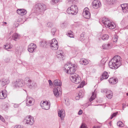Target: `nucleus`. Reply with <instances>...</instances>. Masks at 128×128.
Returning a JSON list of instances; mask_svg holds the SVG:
<instances>
[{
    "instance_id": "nucleus-1",
    "label": "nucleus",
    "mask_w": 128,
    "mask_h": 128,
    "mask_svg": "<svg viewBox=\"0 0 128 128\" xmlns=\"http://www.w3.org/2000/svg\"><path fill=\"white\" fill-rule=\"evenodd\" d=\"M121 65L120 57L118 56H115L108 63V65L111 68L116 69Z\"/></svg>"
},
{
    "instance_id": "nucleus-2",
    "label": "nucleus",
    "mask_w": 128,
    "mask_h": 128,
    "mask_svg": "<svg viewBox=\"0 0 128 128\" xmlns=\"http://www.w3.org/2000/svg\"><path fill=\"white\" fill-rule=\"evenodd\" d=\"M64 70L65 72L68 74L72 75L74 74V73L76 71L75 65L73 64L72 65L71 64H65L64 67Z\"/></svg>"
},
{
    "instance_id": "nucleus-3",
    "label": "nucleus",
    "mask_w": 128,
    "mask_h": 128,
    "mask_svg": "<svg viewBox=\"0 0 128 128\" xmlns=\"http://www.w3.org/2000/svg\"><path fill=\"white\" fill-rule=\"evenodd\" d=\"M102 21L106 27H108L110 29H113L116 27V26L114 23L111 22L107 18H103Z\"/></svg>"
},
{
    "instance_id": "nucleus-4",
    "label": "nucleus",
    "mask_w": 128,
    "mask_h": 128,
    "mask_svg": "<svg viewBox=\"0 0 128 128\" xmlns=\"http://www.w3.org/2000/svg\"><path fill=\"white\" fill-rule=\"evenodd\" d=\"M102 21L106 27H108L110 29H113L116 27V26L114 23L111 22L107 18H103Z\"/></svg>"
},
{
    "instance_id": "nucleus-5",
    "label": "nucleus",
    "mask_w": 128,
    "mask_h": 128,
    "mask_svg": "<svg viewBox=\"0 0 128 128\" xmlns=\"http://www.w3.org/2000/svg\"><path fill=\"white\" fill-rule=\"evenodd\" d=\"M70 79L73 82L76 84H79L81 82V78L78 75L76 74L71 75Z\"/></svg>"
},
{
    "instance_id": "nucleus-6",
    "label": "nucleus",
    "mask_w": 128,
    "mask_h": 128,
    "mask_svg": "<svg viewBox=\"0 0 128 128\" xmlns=\"http://www.w3.org/2000/svg\"><path fill=\"white\" fill-rule=\"evenodd\" d=\"M35 7L37 11L40 14L43 13L46 10V7L45 4L39 3L36 4Z\"/></svg>"
},
{
    "instance_id": "nucleus-7",
    "label": "nucleus",
    "mask_w": 128,
    "mask_h": 128,
    "mask_svg": "<svg viewBox=\"0 0 128 128\" xmlns=\"http://www.w3.org/2000/svg\"><path fill=\"white\" fill-rule=\"evenodd\" d=\"M66 11L68 14L75 15L78 12V7L75 5H72L68 8Z\"/></svg>"
},
{
    "instance_id": "nucleus-8",
    "label": "nucleus",
    "mask_w": 128,
    "mask_h": 128,
    "mask_svg": "<svg viewBox=\"0 0 128 128\" xmlns=\"http://www.w3.org/2000/svg\"><path fill=\"white\" fill-rule=\"evenodd\" d=\"M48 44L50 48L52 50H56L58 49V42L56 39H53L51 41H49Z\"/></svg>"
},
{
    "instance_id": "nucleus-9",
    "label": "nucleus",
    "mask_w": 128,
    "mask_h": 128,
    "mask_svg": "<svg viewBox=\"0 0 128 128\" xmlns=\"http://www.w3.org/2000/svg\"><path fill=\"white\" fill-rule=\"evenodd\" d=\"M12 85L14 89L18 88L23 86V81L22 80H17L13 82Z\"/></svg>"
},
{
    "instance_id": "nucleus-10",
    "label": "nucleus",
    "mask_w": 128,
    "mask_h": 128,
    "mask_svg": "<svg viewBox=\"0 0 128 128\" xmlns=\"http://www.w3.org/2000/svg\"><path fill=\"white\" fill-rule=\"evenodd\" d=\"M40 105L43 109L48 110L50 108V103L48 101H42L40 102Z\"/></svg>"
},
{
    "instance_id": "nucleus-11",
    "label": "nucleus",
    "mask_w": 128,
    "mask_h": 128,
    "mask_svg": "<svg viewBox=\"0 0 128 128\" xmlns=\"http://www.w3.org/2000/svg\"><path fill=\"white\" fill-rule=\"evenodd\" d=\"M25 122L27 124L32 125L34 122V118L31 116H27L25 119Z\"/></svg>"
},
{
    "instance_id": "nucleus-12",
    "label": "nucleus",
    "mask_w": 128,
    "mask_h": 128,
    "mask_svg": "<svg viewBox=\"0 0 128 128\" xmlns=\"http://www.w3.org/2000/svg\"><path fill=\"white\" fill-rule=\"evenodd\" d=\"M89 9L87 8H86L84 10L83 16L86 18L89 19L90 17V13L89 12Z\"/></svg>"
},
{
    "instance_id": "nucleus-13",
    "label": "nucleus",
    "mask_w": 128,
    "mask_h": 128,
    "mask_svg": "<svg viewBox=\"0 0 128 128\" xmlns=\"http://www.w3.org/2000/svg\"><path fill=\"white\" fill-rule=\"evenodd\" d=\"M53 91L55 96L56 97H58L59 94L62 93V90L60 87L54 88L53 89Z\"/></svg>"
},
{
    "instance_id": "nucleus-14",
    "label": "nucleus",
    "mask_w": 128,
    "mask_h": 128,
    "mask_svg": "<svg viewBox=\"0 0 128 128\" xmlns=\"http://www.w3.org/2000/svg\"><path fill=\"white\" fill-rule=\"evenodd\" d=\"M25 81L26 82V84L27 86L30 88H32L33 87L34 85V83L32 82L28 77L26 78Z\"/></svg>"
},
{
    "instance_id": "nucleus-15",
    "label": "nucleus",
    "mask_w": 128,
    "mask_h": 128,
    "mask_svg": "<svg viewBox=\"0 0 128 128\" xmlns=\"http://www.w3.org/2000/svg\"><path fill=\"white\" fill-rule=\"evenodd\" d=\"M93 7L95 9H97L101 6V3L98 0H94L92 3Z\"/></svg>"
},
{
    "instance_id": "nucleus-16",
    "label": "nucleus",
    "mask_w": 128,
    "mask_h": 128,
    "mask_svg": "<svg viewBox=\"0 0 128 128\" xmlns=\"http://www.w3.org/2000/svg\"><path fill=\"white\" fill-rule=\"evenodd\" d=\"M37 46L36 44L31 43L28 46V50L30 52H32L36 49Z\"/></svg>"
},
{
    "instance_id": "nucleus-17",
    "label": "nucleus",
    "mask_w": 128,
    "mask_h": 128,
    "mask_svg": "<svg viewBox=\"0 0 128 128\" xmlns=\"http://www.w3.org/2000/svg\"><path fill=\"white\" fill-rule=\"evenodd\" d=\"M33 99L32 97H27L26 100V104L27 106H30L33 105L32 103V101L33 100Z\"/></svg>"
},
{
    "instance_id": "nucleus-18",
    "label": "nucleus",
    "mask_w": 128,
    "mask_h": 128,
    "mask_svg": "<svg viewBox=\"0 0 128 128\" xmlns=\"http://www.w3.org/2000/svg\"><path fill=\"white\" fill-rule=\"evenodd\" d=\"M7 95V92L6 90H2L0 92V98L4 99L6 97Z\"/></svg>"
},
{
    "instance_id": "nucleus-19",
    "label": "nucleus",
    "mask_w": 128,
    "mask_h": 128,
    "mask_svg": "<svg viewBox=\"0 0 128 128\" xmlns=\"http://www.w3.org/2000/svg\"><path fill=\"white\" fill-rule=\"evenodd\" d=\"M58 114L59 116L60 117L61 120H63L65 116V113L64 110H58Z\"/></svg>"
},
{
    "instance_id": "nucleus-20",
    "label": "nucleus",
    "mask_w": 128,
    "mask_h": 128,
    "mask_svg": "<svg viewBox=\"0 0 128 128\" xmlns=\"http://www.w3.org/2000/svg\"><path fill=\"white\" fill-rule=\"evenodd\" d=\"M123 12L125 13L128 12V5L127 4H123L121 5Z\"/></svg>"
},
{
    "instance_id": "nucleus-21",
    "label": "nucleus",
    "mask_w": 128,
    "mask_h": 128,
    "mask_svg": "<svg viewBox=\"0 0 128 128\" xmlns=\"http://www.w3.org/2000/svg\"><path fill=\"white\" fill-rule=\"evenodd\" d=\"M17 13L19 15L23 16L26 14V11L23 9H19L17 10Z\"/></svg>"
},
{
    "instance_id": "nucleus-22",
    "label": "nucleus",
    "mask_w": 128,
    "mask_h": 128,
    "mask_svg": "<svg viewBox=\"0 0 128 128\" xmlns=\"http://www.w3.org/2000/svg\"><path fill=\"white\" fill-rule=\"evenodd\" d=\"M109 76L108 73L106 72H104L103 73L102 76H101L100 80H102L104 79H107Z\"/></svg>"
},
{
    "instance_id": "nucleus-23",
    "label": "nucleus",
    "mask_w": 128,
    "mask_h": 128,
    "mask_svg": "<svg viewBox=\"0 0 128 128\" xmlns=\"http://www.w3.org/2000/svg\"><path fill=\"white\" fill-rule=\"evenodd\" d=\"M1 84L3 86L8 84L10 82L9 80L7 79L3 78L0 81Z\"/></svg>"
},
{
    "instance_id": "nucleus-24",
    "label": "nucleus",
    "mask_w": 128,
    "mask_h": 128,
    "mask_svg": "<svg viewBox=\"0 0 128 128\" xmlns=\"http://www.w3.org/2000/svg\"><path fill=\"white\" fill-rule=\"evenodd\" d=\"M110 83L112 84H116L118 82L117 79L116 78H110L108 80Z\"/></svg>"
},
{
    "instance_id": "nucleus-25",
    "label": "nucleus",
    "mask_w": 128,
    "mask_h": 128,
    "mask_svg": "<svg viewBox=\"0 0 128 128\" xmlns=\"http://www.w3.org/2000/svg\"><path fill=\"white\" fill-rule=\"evenodd\" d=\"M54 83L55 86H59L60 87L62 85L61 81L59 80H54Z\"/></svg>"
},
{
    "instance_id": "nucleus-26",
    "label": "nucleus",
    "mask_w": 128,
    "mask_h": 128,
    "mask_svg": "<svg viewBox=\"0 0 128 128\" xmlns=\"http://www.w3.org/2000/svg\"><path fill=\"white\" fill-rule=\"evenodd\" d=\"M112 96V92L110 90H108L106 94V96L107 98L109 99L111 98Z\"/></svg>"
},
{
    "instance_id": "nucleus-27",
    "label": "nucleus",
    "mask_w": 128,
    "mask_h": 128,
    "mask_svg": "<svg viewBox=\"0 0 128 128\" xmlns=\"http://www.w3.org/2000/svg\"><path fill=\"white\" fill-rule=\"evenodd\" d=\"M80 62L81 64L84 65H86L88 64V62L85 59H80Z\"/></svg>"
},
{
    "instance_id": "nucleus-28",
    "label": "nucleus",
    "mask_w": 128,
    "mask_h": 128,
    "mask_svg": "<svg viewBox=\"0 0 128 128\" xmlns=\"http://www.w3.org/2000/svg\"><path fill=\"white\" fill-rule=\"evenodd\" d=\"M102 47L103 49L107 50L111 48V46L109 44H103Z\"/></svg>"
},
{
    "instance_id": "nucleus-29",
    "label": "nucleus",
    "mask_w": 128,
    "mask_h": 128,
    "mask_svg": "<svg viewBox=\"0 0 128 128\" xmlns=\"http://www.w3.org/2000/svg\"><path fill=\"white\" fill-rule=\"evenodd\" d=\"M12 47V45L10 44L7 43L4 45V48L8 51H10L8 49L11 48Z\"/></svg>"
},
{
    "instance_id": "nucleus-30",
    "label": "nucleus",
    "mask_w": 128,
    "mask_h": 128,
    "mask_svg": "<svg viewBox=\"0 0 128 128\" xmlns=\"http://www.w3.org/2000/svg\"><path fill=\"white\" fill-rule=\"evenodd\" d=\"M20 38V35L17 33L14 34L12 36V39L15 40L16 41L18 39H19Z\"/></svg>"
},
{
    "instance_id": "nucleus-31",
    "label": "nucleus",
    "mask_w": 128,
    "mask_h": 128,
    "mask_svg": "<svg viewBox=\"0 0 128 128\" xmlns=\"http://www.w3.org/2000/svg\"><path fill=\"white\" fill-rule=\"evenodd\" d=\"M96 92L95 90L92 93V95L91 97L89 99L90 102H91L94 99L96 98Z\"/></svg>"
},
{
    "instance_id": "nucleus-32",
    "label": "nucleus",
    "mask_w": 128,
    "mask_h": 128,
    "mask_svg": "<svg viewBox=\"0 0 128 128\" xmlns=\"http://www.w3.org/2000/svg\"><path fill=\"white\" fill-rule=\"evenodd\" d=\"M2 109L5 111L7 110L8 108V106L6 104H3L2 106Z\"/></svg>"
},
{
    "instance_id": "nucleus-33",
    "label": "nucleus",
    "mask_w": 128,
    "mask_h": 128,
    "mask_svg": "<svg viewBox=\"0 0 128 128\" xmlns=\"http://www.w3.org/2000/svg\"><path fill=\"white\" fill-rule=\"evenodd\" d=\"M83 96L82 93L80 92L78 94V96L76 97V100H78L80 98H82Z\"/></svg>"
},
{
    "instance_id": "nucleus-34",
    "label": "nucleus",
    "mask_w": 128,
    "mask_h": 128,
    "mask_svg": "<svg viewBox=\"0 0 128 128\" xmlns=\"http://www.w3.org/2000/svg\"><path fill=\"white\" fill-rule=\"evenodd\" d=\"M109 37V36L106 34L103 35L102 37V39L103 40H107Z\"/></svg>"
},
{
    "instance_id": "nucleus-35",
    "label": "nucleus",
    "mask_w": 128,
    "mask_h": 128,
    "mask_svg": "<svg viewBox=\"0 0 128 128\" xmlns=\"http://www.w3.org/2000/svg\"><path fill=\"white\" fill-rule=\"evenodd\" d=\"M67 34L68 36L70 38H74L73 32L71 31H69Z\"/></svg>"
},
{
    "instance_id": "nucleus-36",
    "label": "nucleus",
    "mask_w": 128,
    "mask_h": 128,
    "mask_svg": "<svg viewBox=\"0 0 128 128\" xmlns=\"http://www.w3.org/2000/svg\"><path fill=\"white\" fill-rule=\"evenodd\" d=\"M118 126L120 127H123L124 126V124L121 121L118 122L117 123Z\"/></svg>"
},
{
    "instance_id": "nucleus-37",
    "label": "nucleus",
    "mask_w": 128,
    "mask_h": 128,
    "mask_svg": "<svg viewBox=\"0 0 128 128\" xmlns=\"http://www.w3.org/2000/svg\"><path fill=\"white\" fill-rule=\"evenodd\" d=\"M108 90L107 89H103L102 90L101 92L103 93H105L106 94Z\"/></svg>"
},
{
    "instance_id": "nucleus-38",
    "label": "nucleus",
    "mask_w": 128,
    "mask_h": 128,
    "mask_svg": "<svg viewBox=\"0 0 128 128\" xmlns=\"http://www.w3.org/2000/svg\"><path fill=\"white\" fill-rule=\"evenodd\" d=\"M60 0H52L51 2L52 4H56L57 3L60 1Z\"/></svg>"
},
{
    "instance_id": "nucleus-39",
    "label": "nucleus",
    "mask_w": 128,
    "mask_h": 128,
    "mask_svg": "<svg viewBox=\"0 0 128 128\" xmlns=\"http://www.w3.org/2000/svg\"><path fill=\"white\" fill-rule=\"evenodd\" d=\"M56 30V29L55 28H54L52 29L51 33L53 35H54Z\"/></svg>"
},
{
    "instance_id": "nucleus-40",
    "label": "nucleus",
    "mask_w": 128,
    "mask_h": 128,
    "mask_svg": "<svg viewBox=\"0 0 128 128\" xmlns=\"http://www.w3.org/2000/svg\"><path fill=\"white\" fill-rule=\"evenodd\" d=\"M106 62H104V60H101L100 62V63L99 64L100 66H104V64Z\"/></svg>"
},
{
    "instance_id": "nucleus-41",
    "label": "nucleus",
    "mask_w": 128,
    "mask_h": 128,
    "mask_svg": "<svg viewBox=\"0 0 128 128\" xmlns=\"http://www.w3.org/2000/svg\"><path fill=\"white\" fill-rule=\"evenodd\" d=\"M57 54H58V55L59 56H59L60 57H61L62 58V51H60V52H57Z\"/></svg>"
},
{
    "instance_id": "nucleus-42",
    "label": "nucleus",
    "mask_w": 128,
    "mask_h": 128,
    "mask_svg": "<svg viewBox=\"0 0 128 128\" xmlns=\"http://www.w3.org/2000/svg\"><path fill=\"white\" fill-rule=\"evenodd\" d=\"M118 114V112H114L112 114L110 118L111 119H112L113 117L116 116Z\"/></svg>"
},
{
    "instance_id": "nucleus-43",
    "label": "nucleus",
    "mask_w": 128,
    "mask_h": 128,
    "mask_svg": "<svg viewBox=\"0 0 128 128\" xmlns=\"http://www.w3.org/2000/svg\"><path fill=\"white\" fill-rule=\"evenodd\" d=\"M114 38L113 39V40L114 42H116L117 41L118 37L116 35H115L114 36Z\"/></svg>"
},
{
    "instance_id": "nucleus-44",
    "label": "nucleus",
    "mask_w": 128,
    "mask_h": 128,
    "mask_svg": "<svg viewBox=\"0 0 128 128\" xmlns=\"http://www.w3.org/2000/svg\"><path fill=\"white\" fill-rule=\"evenodd\" d=\"M53 25V24L50 22H48L47 24V26L49 27H52Z\"/></svg>"
},
{
    "instance_id": "nucleus-45",
    "label": "nucleus",
    "mask_w": 128,
    "mask_h": 128,
    "mask_svg": "<svg viewBox=\"0 0 128 128\" xmlns=\"http://www.w3.org/2000/svg\"><path fill=\"white\" fill-rule=\"evenodd\" d=\"M46 42L45 41H43L41 42V44L43 46H45L47 45Z\"/></svg>"
},
{
    "instance_id": "nucleus-46",
    "label": "nucleus",
    "mask_w": 128,
    "mask_h": 128,
    "mask_svg": "<svg viewBox=\"0 0 128 128\" xmlns=\"http://www.w3.org/2000/svg\"><path fill=\"white\" fill-rule=\"evenodd\" d=\"M14 128H23V126L20 125H16Z\"/></svg>"
},
{
    "instance_id": "nucleus-47",
    "label": "nucleus",
    "mask_w": 128,
    "mask_h": 128,
    "mask_svg": "<svg viewBox=\"0 0 128 128\" xmlns=\"http://www.w3.org/2000/svg\"><path fill=\"white\" fill-rule=\"evenodd\" d=\"M0 119L3 122H4L5 120L4 119V118L2 116H1L0 115Z\"/></svg>"
},
{
    "instance_id": "nucleus-48",
    "label": "nucleus",
    "mask_w": 128,
    "mask_h": 128,
    "mask_svg": "<svg viewBox=\"0 0 128 128\" xmlns=\"http://www.w3.org/2000/svg\"><path fill=\"white\" fill-rule=\"evenodd\" d=\"M80 128H87L85 124H82Z\"/></svg>"
},
{
    "instance_id": "nucleus-49",
    "label": "nucleus",
    "mask_w": 128,
    "mask_h": 128,
    "mask_svg": "<svg viewBox=\"0 0 128 128\" xmlns=\"http://www.w3.org/2000/svg\"><path fill=\"white\" fill-rule=\"evenodd\" d=\"M82 110H80L78 113V114L79 115H80L82 114Z\"/></svg>"
},
{
    "instance_id": "nucleus-50",
    "label": "nucleus",
    "mask_w": 128,
    "mask_h": 128,
    "mask_svg": "<svg viewBox=\"0 0 128 128\" xmlns=\"http://www.w3.org/2000/svg\"><path fill=\"white\" fill-rule=\"evenodd\" d=\"M106 1L108 2V3L109 4H113V3L112 2V1L111 0H106Z\"/></svg>"
},
{
    "instance_id": "nucleus-51",
    "label": "nucleus",
    "mask_w": 128,
    "mask_h": 128,
    "mask_svg": "<svg viewBox=\"0 0 128 128\" xmlns=\"http://www.w3.org/2000/svg\"><path fill=\"white\" fill-rule=\"evenodd\" d=\"M48 82L50 85H51L52 84V82L51 80H48Z\"/></svg>"
},
{
    "instance_id": "nucleus-52",
    "label": "nucleus",
    "mask_w": 128,
    "mask_h": 128,
    "mask_svg": "<svg viewBox=\"0 0 128 128\" xmlns=\"http://www.w3.org/2000/svg\"><path fill=\"white\" fill-rule=\"evenodd\" d=\"M83 86L82 85H80V86H79L78 87V88H81Z\"/></svg>"
},
{
    "instance_id": "nucleus-53",
    "label": "nucleus",
    "mask_w": 128,
    "mask_h": 128,
    "mask_svg": "<svg viewBox=\"0 0 128 128\" xmlns=\"http://www.w3.org/2000/svg\"><path fill=\"white\" fill-rule=\"evenodd\" d=\"M18 106V104H15L14 105V106L15 108H17Z\"/></svg>"
},
{
    "instance_id": "nucleus-54",
    "label": "nucleus",
    "mask_w": 128,
    "mask_h": 128,
    "mask_svg": "<svg viewBox=\"0 0 128 128\" xmlns=\"http://www.w3.org/2000/svg\"><path fill=\"white\" fill-rule=\"evenodd\" d=\"M124 104H122V108L123 109V110H124Z\"/></svg>"
},
{
    "instance_id": "nucleus-55",
    "label": "nucleus",
    "mask_w": 128,
    "mask_h": 128,
    "mask_svg": "<svg viewBox=\"0 0 128 128\" xmlns=\"http://www.w3.org/2000/svg\"><path fill=\"white\" fill-rule=\"evenodd\" d=\"M84 35L82 34H81V36H83Z\"/></svg>"
},
{
    "instance_id": "nucleus-56",
    "label": "nucleus",
    "mask_w": 128,
    "mask_h": 128,
    "mask_svg": "<svg viewBox=\"0 0 128 128\" xmlns=\"http://www.w3.org/2000/svg\"><path fill=\"white\" fill-rule=\"evenodd\" d=\"M4 23L5 24H7V23L6 22H4Z\"/></svg>"
},
{
    "instance_id": "nucleus-57",
    "label": "nucleus",
    "mask_w": 128,
    "mask_h": 128,
    "mask_svg": "<svg viewBox=\"0 0 128 128\" xmlns=\"http://www.w3.org/2000/svg\"><path fill=\"white\" fill-rule=\"evenodd\" d=\"M126 95L128 96V92L126 94Z\"/></svg>"
},
{
    "instance_id": "nucleus-58",
    "label": "nucleus",
    "mask_w": 128,
    "mask_h": 128,
    "mask_svg": "<svg viewBox=\"0 0 128 128\" xmlns=\"http://www.w3.org/2000/svg\"><path fill=\"white\" fill-rule=\"evenodd\" d=\"M93 128H96L94 126V127Z\"/></svg>"
},
{
    "instance_id": "nucleus-59",
    "label": "nucleus",
    "mask_w": 128,
    "mask_h": 128,
    "mask_svg": "<svg viewBox=\"0 0 128 128\" xmlns=\"http://www.w3.org/2000/svg\"><path fill=\"white\" fill-rule=\"evenodd\" d=\"M79 24V22H77V23H76V24Z\"/></svg>"
},
{
    "instance_id": "nucleus-60",
    "label": "nucleus",
    "mask_w": 128,
    "mask_h": 128,
    "mask_svg": "<svg viewBox=\"0 0 128 128\" xmlns=\"http://www.w3.org/2000/svg\"><path fill=\"white\" fill-rule=\"evenodd\" d=\"M76 26H78V25H77H77H76Z\"/></svg>"
},
{
    "instance_id": "nucleus-61",
    "label": "nucleus",
    "mask_w": 128,
    "mask_h": 128,
    "mask_svg": "<svg viewBox=\"0 0 128 128\" xmlns=\"http://www.w3.org/2000/svg\"><path fill=\"white\" fill-rule=\"evenodd\" d=\"M126 27L127 28H128L127 27V26H126Z\"/></svg>"
},
{
    "instance_id": "nucleus-62",
    "label": "nucleus",
    "mask_w": 128,
    "mask_h": 128,
    "mask_svg": "<svg viewBox=\"0 0 128 128\" xmlns=\"http://www.w3.org/2000/svg\"><path fill=\"white\" fill-rule=\"evenodd\" d=\"M126 27L127 28H128L127 27V26H126Z\"/></svg>"
},
{
    "instance_id": "nucleus-63",
    "label": "nucleus",
    "mask_w": 128,
    "mask_h": 128,
    "mask_svg": "<svg viewBox=\"0 0 128 128\" xmlns=\"http://www.w3.org/2000/svg\"><path fill=\"white\" fill-rule=\"evenodd\" d=\"M126 27L127 28H128L127 27V26H126Z\"/></svg>"
}]
</instances>
